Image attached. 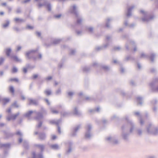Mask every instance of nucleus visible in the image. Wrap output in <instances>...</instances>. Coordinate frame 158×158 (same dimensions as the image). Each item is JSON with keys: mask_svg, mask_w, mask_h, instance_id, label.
I'll return each instance as SVG.
<instances>
[{"mask_svg": "<svg viewBox=\"0 0 158 158\" xmlns=\"http://www.w3.org/2000/svg\"><path fill=\"white\" fill-rule=\"evenodd\" d=\"M30 0H25V1H24V2H28L29 1H30Z\"/></svg>", "mask_w": 158, "mask_h": 158, "instance_id": "obj_36", "label": "nucleus"}, {"mask_svg": "<svg viewBox=\"0 0 158 158\" xmlns=\"http://www.w3.org/2000/svg\"><path fill=\"white\" fill-rule=\"evenodd\" d=\"M57 83H56V85H57Z\"/></svg>", "mask_w": 158, "mask_h": 158, "instance_id": "obj_51", "label": "nucleus"}, {"mask_svg": "<svg viewBox=\"0 0 158 158\" xmlns=\"http://www.w3.org/2000/svg\"><path fill=\"white\" fill-rule=\"evenodd\" d=\"M11 50L10 49H7L6 50V53L8 56H9L11 52Z\"/></svg>", "mask_w": 158, "mask_h": 158, "instance_id": "obj_11", "label": "nucleus"}, {"mask_svg": "<svg viewBox=\"0 0 158 158\" xmlns=\"http://www.w3.org/2000/svg\"><path fill=\"white\" fill-rule=\"evenodd\" d=\"M38 77V75L36 74H35L33 76V78L34 79H35Z\"/></svg>", "mask_w": 158, "mask_h": 158, "instance_id": "obj_21", "label": "nucleus"}, {"mask_svg": "<svg viewBox=\"0 0 158 158\" xmlns=\"http://www.w3.org/2000/svg\"><path fill=\"white\" fill-rule=\"evenodd\" d=\"M8 10H9L10 11V10H11V8H10V7H8Z\"/></svg>", "mask_w": 158, "mask_h": 158, "instance_id": "obj_46", "label": "nucleus"}, {"mask_svg": "<svg viewBox=\"0 0 158 158\" xmlns=\"http://www.w3.org/2000/svg\"><path fill=\"white\" fill-rule=\"evenodd\" d=\"M93 29L92 28H90L88 29L89 31L90 32L92 31H93Z\"/></svg>", "mask_w": 158, "mask_h": 158, "instance_id": "obj_29", "label": "nucleus"}, {"mask_svg": "<svg viewBox=\"0 0 158 158\" xmlns=\"http://www.w3.org/2000/svg\"><path fill=\"white\" fill-rule=\"evenodd\" d=\"M4 14V13L3 12H0V15H2Z\"/></svg>", "mask_w": 158, "mask_h": 158, "instance_id": "obj_37", "label": "nucleus"}, {"mask_svg": "<svg viewBox=\"0 0 158 158\" xmlns=\"http://www.w3.org/2000/svg\"><path fill=\"white\" fill-rule=\"evenodd\" d=\"M51 148L53 149H57L58 148V146L56 144L52 145Z\"/></svg>", "mask_w": 158, "mask_h": 158, "instance_id": "obj_5", "label": "nucleus"}, {"mask_svg": "<svg viewBox=\"0 0 158 158\" xmlns=\"http://www.w3.org/2000/svg\"><path fill=\"white\" fill-rule=\"evenodd\" d=\"M18 71V69L15 67H14L12 69V72L13 73H16Z\"/></svg>", "mask_w": 158, "mask_h": 158, "instance_id": "obj_13", "label": "nucleus"}, {"mask_svg": "<svg viewBox=\"0 0 158 158\" xmlns=\"http://www.w3.org/2000/svg\"><path fill=\"white\" fill-rule=\"evenodd\" d=\"M38 134L37 132H35V134Z\"/></svg>", "mask_w": 158, "mask_h": 158, "instance_id": "obj_49", "label": "nucleus"}, {"mask_svg": "<svg viewBox=\"0 0 158 158\" xmlns=\"http://www.w3.org/2000/svg\"><path fill=\"white\" fill-rule=\"evenodd\" d=\"M39 158H43L42 156L41 155L39 156Z\"/></svg>", "mask_w": 158, "mask_h": 158, "instance_id": "obj_45", "label": "nucleus"}, {"mask_svg": "<svg viewBox=\"0 0 158 158\" xmlns=\"http://www.w3.org/2000/svg\"><path fill=\"white\" fill-rule=\"evenodd\" d=\"M9 81L18 82H19V80L17 78H11L9 80Z\"/></svg>", "mask_w": 158, "mask_h": 158, "instance_id": "obj_8", "label": "nucleus"}, {"mask_svg": "<svg viewBox=\"0 0 158 158\" xmlns=\"http://www.w3.org/2000/svg\"><path fill=\"white\" fill-rule=\"evenodd\" d=\"M19 141L20 143H21L22 141V139H19Z\"/></svg>", "mask_w": 158, "mask_h": 158, "instance_id": "obj_41", "label": "nucleus"}, {"mask_svg": "<svg viewBox=\"0 0 158 158\" xmlns=\"http://www.w3.org/2000/svg\"><path fill=\"white\" fill-rule=\"evenodd\" d=\"M46 102H47V103H48V104H49V101H48V100H47V99H46Z\"/></svg>", "mask_w": 158, "mask_h": 158, "instance_id": "obj_34", "label": "nucleus"}, {"mask_svg": "<svg viewBox=\"0 0 158 158\" xmlns=\"http://www.w3.org/2000/svg\"><path fill=\"white\" fill-rule=\"evenodd\" d=\"M136 50V48H134L133 51L134 52Z\"/></svg>", "mask_w": 158, "mask_h": 158, "instance_id": "obj_42", "label": "nucleus"}, {"mask_svg": "<svg viewBox=\"0 0 158 158\" xmlns=\"http://www.w3.org/2000/svg\"><path fill=\"white\" fill-rule=\"evenodd\" d=\"M9 90L10 93L14 94V89L12 86H10L9 87Z\"/></svg>", "mask_w": 158, "mask_h": 158, "instance_id": "obj_7", "label": "nucleus"}, {"mask_svg": "<svg viewBox=\"0 0 158 158\" xmlns=\"http://www.w3.org/2000/svg\"><path fill=\"white\" fill-rule=\"evenodd\" d=\"M74 14L75 15L76 17L77 23V24H81L82 22V19H81L80 18H78L77 17V14L76 13H75V12L74 13Z\"/></svg>", "mask_w": 158, "mask_h": 158, "instance_id": "obj_2", "label": "nucleus"}, {"mask_svg": "<svg viewBox=\"0 0 158 158\" xmlns=\"http://www.w3.org/2000/svg\"><path fill=\"white\" fill-rule=\"evenodd\" d=\"M7 112L8 113H10L11 112V109L10 108L9 109L7 110Z\"/></svg>", "mask_w": 158, "mask_h": 158, "instance_id": "obj_30", "label": "nucleus"}, {"mask_svg": "<svg viewBox=\"0 0 158 158\" xmlns=\"http://www.w3.org/2000/svg\"><path fill=\"white\" fill-rule=\"evenodd\" d=\"M19 113L13 115L10 117H8L7 118V119L8 121L11 120H15L16 118L19 116Z\"/></svg>", "mask_w": 158, "mask_h": 158, "instance_id": "obj_1", "label": "nucleus"}, {"mask_svg": "<svg viewBox=\"0 0 158 158\" xmlns=\"http://www.w3.org/2000/svg\"><path fill=\"white\" fill-rule=\"evenodd\" d=\"M15 21L17 23H19L23 21V20L19 18H15L14 19Z\"/></svg>", "mask_w": 158, "mask_h": 158, "instance_id": "obj_10", "label": "nucleus"}, {"mask_svg": "<svg viewBox=\"0 0 158 158\" xmlns=\"http://www.w3.org/2000/svg\"><path fill=\"white\" fill-rule=\"evenodd\" d=\"M51 112L53 114H57L59 112L57 110L55 109H52Z\"/></svg>", "mask_w": 158, "mask_h": 158, "instance_id": "obj_15", "label": "nucleus"}, {"mask_svg": "<svg viewBox=\"0 0 158 158\" xmlns=\"http://www.w3.org/2000/svg\"><path fill=\"white\" fill-rule=\"evenodd\" d=\"M145 56V55L143 53H142L140 55V58H143Z\"/></svg>", "mask_w": 158, "mask_h": 158, "instance_id": "obj_23", "label": "nucleus"}, {"mask_svg": "<svg viewBox=\"0 0 158 158\" xmlns=\"http://www.w3.org/2000/svg\"><path fill=\"white\" fill-rule=\"evenodd\" d=\"M11 58L12 60L15 61L19 62V61L20 60L18 58V57L16 56H13L11 57Z\"/></svg>", "mask_w": 158, "mask_h": 158, "instance_id": "obj_6", "label": "nucleus"}, {"mask_svg": "<svg viewBox=\"0 0 158 158\" xmlns=\"http://www.w3.org/2000/svg\"><path fill=\"white\" fill-rule=\"evenodd\" d=\"M37 146L41 151H42L44 148V146L43 145H38Z\"/></svg>", "mask_w": 158, "mask_h": 158, "instance_id": "obj_14", "label": "nucleus"}, {"mask_svg": "<svg viewBox=\"0 0 158 158\" xmlns=\"http://www.w3.org/2000/svg\"><path fill=\"white\" fill-rule=\"evenodd\" d=\"M98 109H97V110L98 111Z\"/></svg>", "mask_w": 158, "mask_h": 158, "instance_id": "obj_52", "label": "nucleus"}, {"mask_svg": "<svg viewBox=\"0 0 158 158\" xmlns=\"http://www.w3.org/2000/svg\"><path fill=\"white\" fill-rule=\"evenodd\" d=\"M42 6V5L41 4H39L38 5V6L39 7H41V6Z\"/></svg>", "mask_w": 158, "mask_h": 158, "instance_id": "obj_39", "label": "nucleus"}, {"mask_svg": "<svg viewBox=\"0 0 158 158\" xmlns=\"http://www.w3.org/2000/svg\"><path fill=\"white\" fill-rule=\"evenodd\" d=\"M42 125V123H40L38 126V127H40Z\"/></svg>", "mask_w": 158, "mask_h": 158, "instance_id": "obj_33", "label": "nucleus"}, {"mask_svg": "<svg viewBox=\"0 0 158 158\" xmlns=\"http://www.w3.org/2000/svg\"><path fill=\"white\" fill-rule=\"evenodd\" d=\"M21 47H20V46H18L17 47V51H19V50H20L21 49Z\"/></svg>", "mask_w": 158, "mask_h": 158, "instance_id": "obj_24", "label": "nucleus"}, {"mask_svg": "<svg viewBox=\"0 0 158 158\" xmlns=\"http://www.w3.org/2000/svg\"><path fill=\"white\" fill-rule=\"evenodd\" d=\"M52 76H49L46 78V80L47 81H49V80L52 79Z\"/></svg>", "mask_w": 158, "mask_h": 158, "instance_id": "obj_17", "label": "nucleus"}, {"mask_svg": "<svg viewBox=\"0 0 158 158\" xmlns=\"http://www.w3.org/2000/svg\"><path fill=\"white\" fill-rule=\"evenodd\" d=\"M27 57L30 59L33 56V53L32 52H30L27 53L26 54Z\"/></svg>", "mask_w": 158, "mask_h": 158, "instance_id": "obj_3", "label": "nucleus"}, {"mask_svg": "<svg viewBox=\"0 0 158 158\" xmlns=\"http://www.w3.org/2000/svg\"><path fill=\"white\" fill-rule=\"evenodd\" d=\"M39 57L40 58L41 57V55H39Z\"/></svg>", "mask_w": 158, "mask_h": 158, "instance_id": "obj_47", "label": "nucleus"}, {"mask_svg": "<svg viewBox=\"0 0 158 158\" xmlns=\"http://www.w3.org/2000/svg\"><path fill=\"white\" fill-rule=\"evenodd\" d=\"M56 136L55 135H52V136L51 139L52 140H54L56 138Z\"/></svg>", "mask_w": 158, "mask_h": 158, "instance_id": "obj_18", "label": "nucleus"}, {"mask_svg": "<svg viewBox=\"0 0 158 158\" xmlns=\"http://www.w3.org/2000/svg\"><path fill=\"white\" fill-rule=\"evenodd\" d=\"M73 9L74 10H75L76 9V6H73Z\"/></svg>", "mask_w": 158, "mask_h": 158, "instance_id": "obj_40", "label": "nucleus"}, {"mask_svg": "<svg viewBox=\"0 0 158 158\" xmlns=\"http://www.w3.org/2000/svg\"><path fill=\"white\" fill-rule=\"evenodd\" d=\"M36 34H37V35H38V36H40L41 35V34L40 32H38Z\"/></svg>", "mask_w": 158, "mask_h": 158, "instance_id": "obj_32", "label": "nucleus"}, {"mask_svg": "<svg viewBox=\"0 0 158 158\" xmlns=\"http://www.w3.org/2000/svg\"><path fill=\"white\" fill-rule=\"evenodd\" d=\"M1 5L3 6H6V2L2 3L1 4Z\"/></svg>", "mask_w": 158, "mask_h": 158, "instance_id": "obj_26", "label": "nucleus"}, {"mask_svg": "<svg viewBox=\"0 0 158 158\" xmlns=\"http://www.w3.org/2000/svg\"><path fill=\"white\" fill-rule=\"evenodd\" d=\"M27 69L26 68H24L23 69V72L24 73H26L27 71Z\"/></svg>", "mask_w": 158, "mask_h": 158, "instance_id": "obj_25", "label": "nucleus"}, {"mask_svg": "<svg viewBox=\"0 0 158 158\" xmlns=\"http://www.w3.org/2000/svg\"><path fill=\"white\" fill-rule=\"evenodd\" d=\"M32 155L33 157V158H35L36 155L35 152H33L32 153Z\"/></svg>", "mask_w": 158, "mask_h": 158, "instance_id": "obj_28", "label": "nucleus"}, {"mask_svg": "<svg viewBox=\"0 0 158 158\" xmlns=\"http://www.w3.org/2000/svg\"><path fill=\"white\" fill-rule=\"evenodd\" d=\"M16 134L19 135H21V134L20 132H18L16 133Z\"/></svg>", "mask_w": 158, "mask_h": 158, "instance_id": "obj_35", "label": "nucleus"}, {"mask_svg": "<svg viewBox=\"0 0 158 158\" xmlns=\"http://www.w3.org/2000/svg\"><path fill=\"white\" fill-rule=\"evenodd\" d=\"M10 101L9 99L8 98H4L2 99V102L3 104L5 105Z\"/></svg>", "mask_w": 158, "mask_h": 158, "instance_id": "obj_4", "label": "nucleus"}, {"mask_svg": "<svg viewBox=\"0 0 158 158\" xmlns=\"http://www.w3.org/2000/svg\"><path fill=\"white\" fill-rule=\"evenodd\" d=\"M44 93L47 95H51V90H46L44 91Z\"/></svg>", "mask_w": 158, "mask_h": 158, "instance_id": "obj_9", "label": "nucleus"}, {"mask_svg": "<svg viewBox=\"0 0 158 158\" xmlns=\"http://www.w3.org/2000/svg\"><path fill=\"white\" fill-rule=\"evenodd\" d=\"M27 28L29 29H32L33 28V27L32 26H27Z\"/></svg>", "mask_w": 158, "mask_h": 158, "instance_id": "obj_20", "label": "nucleus"}, {"mask_svg": "<svg viewBox=\"0 0 158 158\" xmlns=\"http://www.w3.org/2000/svg\"><path fill=\"white\" fill-rule=\"evenodd\" d=\"M61 16V15H56L55 16V17L56 18H60Z\"/></svg>", "mask_w": 158, "mask_h": 158, "instance_id": "obj_22", "label": "nucleus"}, {"mask_svg": "<svg viewBox=\"0 0 158 158\" xmlns=\"http://www.w3.org/2000/svg\"><path fill=\"white\" fill-rule=\"evenodd\" d=\"M156 90L157 91H158V88H157L156 89Z\"/></svg>", "mask_w": 158, "mask_h": 158, "instance_id": "obj_48", "label": "nucleus"}, {"mask_svg": "<svg viewBox=\"0 0 158 158\" xmlns=\"http://www.w3.org/2000/svg\"><path fill=\"white\" fill-rule=\"evenodd\" d=\"M58 131L59 133H60V129L59 127L58 128Z\"/></svg>", "mask_w": 158, "mask_h": 158, "instance_id": "obj_43", "label": "nucleus"}, {"mask_svg": "<svg viewBox=\"0 0 158 158\" xmlns=\"http://www.w3.org/2000/svg\"><path fill=\"white\" fill-rule=\"evenodd\" d=\"M89 129H90V126H89Z\"/></svg>", "mask_w": 158, "mask_h": 158, "instance_id": "obj_50", "label": "nucleus"}, {"mask_svg": "<svg viewBox=\"0 0 158 158\" xmlns=\"http://www.w3.org/2000/svg\"><path fill=\"white\" fill-rule=\"evenodd\" d=\"M1 63H0V64Z\"/></svg>", "mask_w": 158, "mask_h": 158, "instance_id": "obj_53", "label": "nucleus"}, {"mask_svg": "<svg viewBox=\"0 0 158 158\" xmlns=\"http://www.w3.org/2000/svg\"><path fill=\"white\" fill-rule=\"evenodd\" d=\"M33 112L32 111H30L27 114V116H29V115L31 114Z\"/></svg>", "mask_w": 158, "mask_h": 158, "instance_id": "obj_19", "label": "nucleus"}, {"mask_svg": "<svg viewBox=\"0 0 158 158\" xmlns=\"http://www.w3.org/2000/svg\"><path fill=\"white\" fill-rule=\"evenodd\" d=\"M73 93L72 92H69L68 93V95L69 96H72L73 95Z\"/></svg>", "mask_w": 158, "mask_h": 158, "instance_id": "obj_27", "label": "nucleus"}, {"mask_svg": "<svg viewBox=\"0 0 158 158\" xmlns=\"http://www.w3.org/2000/svg\"><path fill=\"white\" fill-rule=\"evenodd\" d=\"M4 124L3 123H1L0 124V126L1 127H2L4 126Z\"/></svg>", "mask_w": 158, "mask_h": 158, "instance_id": "obj_38", "label": "nucleus"}, {"mask_svg": "<svg viewBox=\"0 0 158 158\" xmlns=\"http://www.w3.org/2000/svg\"><path fill=\"white\" fill-rule=\"evenodd\" d=\"M4 60L3 58H2L1 59V61L2 62L4 61Z\"/></svg>", "mask_w": 158, "mask_h": 158, "instance_id": "obj_44", "label": "nucleus"}, {"mask_svg": "<svg viewBox=\"0 0 158 158\" xmlns=\"http://www.w3.org/2000/svg\"><path fill=\"white\" fill-rule=\"evenodd\" d=\"M135 114L136 115H139V113L138 112H136L135 113Z\"/></svg>", "mask_w": 158, "mask_h": 158, "instance_id": "obj_31", "label": "nucleus"}, {"mask_svg": "<svg viewBox=\"0 0 158 158\" xmlns=\"http://www.w3.org/2000/svg\"><path fill=\"white\" fill-rule=\"evenodd\" d=\"M46 8H47L48 11H50L51 10V6L50 4H47L46 5Z\"/></svg>", "mask_w": 158, "mask_h": 158, "instance_id": "obj_12", "label": "nucleus"}, {"mask_svg": "<svg viewBox=\"0 0 158 158\" xmlns=\"http://www.w3.org/2000/svg\"><path fill=\"white\" fill-rule=\"evenodd\" d=\"M9 22H7L6 23H5L3 25V27H6L9 25Z\"/></svg>", "mask_w": 158, "mask_h": 158, "instance_id": "obj_16", "label": "nucleus"}]
</instances>
